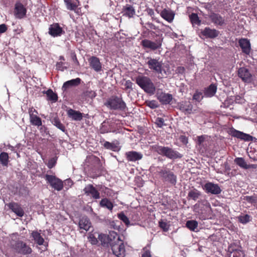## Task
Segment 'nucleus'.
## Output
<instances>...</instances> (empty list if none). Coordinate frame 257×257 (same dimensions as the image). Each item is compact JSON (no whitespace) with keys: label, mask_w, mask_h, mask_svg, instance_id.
<instances>
[{"label":"nucleus","mask_w":257,"mask_h":257,"mask_svg":"<svg viewBox=\"0 0 257 257\" xmlns=\"http://www.w3.org/2000/svg\"><path fill=\"white\" fill-rule=\"evenodd\" d=\"M157 97L160 102L163 104H169L173 99V97L171 94L163 92H158L157 93Z\"/></svg>","instance_id":"393cba45"},{"label":"nucleus","mask_w":257,"mask_h":257,"mask_svg":"<svg viewBox=\"0 0 257 257\" xmlns=\"http://www.w3.org/2000/svg\"><path fill=\"white\" fill-rule=\"evenodd\" d=\"M85 95L90 98H93L96 96V93L95 91L93 90H88L85 91Z\"/></svg>","instance_id":"8fccbe9b"},{"label":"nucleus","mask_w":257,"mask_h":257,"mask_svg":"<svg viewBox=\"0 0 257 257\" xmlns=\"http://www.w3.org/2000/svg\"><path fill=\"white\" fill-rule=\"evenodd\" d=\"M65 4L67 10L74 11L75 13L78 14V5L76 2L72 0H64Z\"/></svg>","instance_id":"72a5a7b5"},{"label":"nucleus","mask_w":257,"mask_h":257,"mask_svg":"<svg viewBox=\"0 0 257 257\" xmlns=\"http://www.w3.org/2000/svg\"><path fill=\"white\" fill-rule=\"evenodd\" d=\"M115 124L111 121L104 120L101 124L99 128L100 133L105 134L108 133H116L115 129Z\"/></svg>","instance_id":"6e6552de"},{"label":"nucleus","mask_w":257,"mask_h":257,"mask_svg":"<svg viewBox=\"0 0 257 257\" xmlns=\"http://www.w3.org/2000/svg\"><path fill=\"white\" fill-rule=\"evenodd\" d=\"M161 16L169 23H171L175 16V13L170 9H165L160 13Z\"/></svg>","instance_id":"bb28decb"},{"label":"nucleus","mask_w":257,"mask_h":257,"mask_svg":"<svg viewBox=\"0 0 257 257\" xmlns=\"http://www.w3.org/2000/svg\"><path fill=\"white\" fill-rule=\"evenodd\" d=\"M238 44L243 53L249 55L251 52V44L249 40L246 38H241L238 41Z\"/></svg>","instance_id":"f3484780"},{"label":"nucleus","mask_w":257,"mask_h":257,"mask_svg":"<svg viewBox=\"0 0 257 257\" xmlns=\"http://www.w3.org/2000/svg\"><path fill=\"white\" fill-rule=\"evenodd\" d=\"M64 33V31L58 23H54L49 28V34L53 37H59Z\"/></svg>","instance_id":"dca6fc26"},{"label":"nucleus","mask_w":257,"mask_h":257,"mask_svg":"<svg viewBox=\"0 0 257 257\" xmlns=\"http://www.w3.org/2000/svg\"><path fill=\"white\" fill-rule=\"evenodd\" d=\"M216 90L217 86L215 84H212L205 89L204 92V96L206 97H211L216 93Z\"/></svg>","instance_id":"2f4dec72"},{"label":"nucleus","mask_w":257,"mask_h":257,"mask_svg":"<svg viewBox=\"0 0 257 257\" xmlns=\"http://www.w3.org/2000/svg\"><path fill=\"white\" fill-rule=\"evenodd\" d=\"M244 199L248 202L252 203H255L256 201V198L253 196H246L244 197Z\"/></svg>","instance_id":"864d4df0"},{"label":"nucleus","mask_w":257,"mask_h":257,"mask_svg":"<svg viewBox=\"0 0 257 257\" xmlns=\"http://www.w3.org/2000/svg\"><path fill=\"white\" fill-rule=\"evenodd\" d=\"M81 82V79L79 78H76L75 79H71L70 80L65 82L62 87V89L63 91H66L68 88L71 86H77Z\"/></svg>","instance_id":"7c9ffc66"},{"label":"nucleus","mask_w":257,"mask_h":257,"mask_svg":"<svg viewBox=\"0 0 257 257\" xmlns=\"http://www.w3.org/2000/svg\"><path fill=\"white\" fill-rule=\"evenodd\" d=\"M186 226L191 230L194 231L198 226V222L195 220H189L186 222Z\"/></svg>","instance_id":"79ce46f5"},{"label":"nucleus","mask_w":257,"mask_h":257,"mask_svg":"<svg viewBox=\"0 0 257 257\" xmlns=\"http://www.w3.org/2000/svg\"><path fill=\"white\" fill-rule=\"evenodd\" d=\"M103 146L105 149L113 151H116L119 150L118 144H115L113 143H110L109 142L105 141L103 144Z\"/></svg>","instance_id":"e433bc0d"},{"label":"nucleus","mask_w":257,"mask_h":257,"mask_svg":"<svg viewBox=\"0 0 257 257\" xmlns=\"http://www.w3.org/2000/svg\"><path fill=\"white\" fill-rule=\"evenodd\" d=\"M142 257H151V253L149 250H145L142 255Z\"/></svg>","instance_id":"680f3d73"},{"label":"nucleus","mask_w":257,"mask_h":257,"mask_svg":"<svg viewBox=\"0 0 257 257\" xmlns=\"http://www.w3.org/2000/svg\"><path fill=\"white\" fill-rule=\"evenodd\" d=\"M238 75L245 82L249 83L251 81V74L248 70L244 67H242L238 69Z\"/></svg>","instance_id":"6ab92c4d"},{"label":"nucleus","mask_w":257,"mask_h":257,"mask_svg":"<svg viewBox=\"0 0 257 257\" xmlns=\"http://www.w3.org/2000/svg\"><path fill=\"white\" fill-rule=\"evenodd\" d=\"M250 219V216L247 214L240 215L238 217V220L243 224L248 222Z\"/></svg>","instance_id":"49530a36"},{"label":"nucleus","mask_w":257,"mask_h":257,"mask_svg":"<svg viewBox=\"0 0 257 257\" xmlns=\"http://www.w3.org/2000/svg\"><path fill=\"white\" fill-rule=\"evenodd\" d=\"M9 206L18 216L22 217L24 215V212L23 210L18 204L15 203H10Z\"/></svg>","instance_id":"473e14b6"},{"label":"nucleus","mask_w":257,"mask_h":257,"mask_svg":"<svg viewBox=\"0 0 257 257\" xmlns=\"http://www.w3.org/2000/svg\"><path fill=\"white\" fill-rule=\"evenodd\" d=\"M203 189L207 193H211L212 194H219L221 192L219 185L217 184H214L211 182L206 183L203 186Z\"/></svg>","instance_id":"4468645a"},{"label":"nucleus","mask_w":257,"mask_h":257,"mask_svg":"<svg viewBox=\"0 0 257 257\" xmlns=\"http://www.w3.org/2000/svg\"><path fill=\"white\" fill-rule=\"evenodd\" d=\"M206 205H207L208 206H210V204L208 202H206V204H205Z\"/></svg>","instance_id":"774afa93"},{"label":"nucleus","mask_w":257,"mask_h":257,"mask_svg":"<svg viewBox=\"0 0 257 257\" xmlns=\"http://www.w3.org/2000/svg\"><path fill=\"white\" fill-rule=\"evenodd\" d=\"M45 178L47 183L57 191H61L63 188V182L55 176L46 175Z\"/></svg>","instance_id":"0eeeda50"},{"label":"nucleus","mask_w":257,"mask_h":257,"mask_svg":"<svg viewBox=\"0 0 257 257\" xmlns=\"http://www.w3.org/2000/svg\"><path fill=\"white\" fill-rule=\"evenodd\" d=\"M59 59L64 60V58L63 56H60Z\"/></svg>","instance_id":"338daca9"},{"label":"nucleus","mask_w":257,"mask_h":257,"mask_svg":"<svg viewBox=\"0 0 257 257\" xmlns=\"http://www.w3.org/2000/svg\"><path fill=\"white\" fill-rule=\"evenodd\" d=\"M103 236L107 238L108 243L111 246V250L113 254L117 257H124L125 256V250L123 243L113 244V240L114 242L119 240V237L116 232L114 231L110 232L108 235L107 236L103 235Z\"/></svg>","instance_id":"f257e3e1"},{"label":"nucleus","mask_w":257,"mask_h":257,"mask_svg":"<svg viewBox=\"0 0 257 257\" xmlns=\"http://www.w3.org/2000/svg\"><path fill=\"white\" fill-rule=\"evenodd\" d=\"M147 64L149 68L158 74H162L163 71L162 61L156 59L148 58Z\"/></svg>","instance_id":"1a4fd4ad"},{"label":"nucleus","mask_w":257,"mask_h":257,"mask_svg":"<svg viewBox=\"0 0 257 257\" xmlns=\"http://www.w3.org/2000/svg\"><path fill=\"white\" fill-rule=\"evenodd\" d=\"M190 19L193 24L199 25L200 23V21L196 14L192 13L190 16Z\"/></svg>","instance_id":"a18cd8bd"},{"label":"nucleus","mask_w":257,"mask_h":257,"mask_svg":"<svg viewBox=\"0 0 257 257\" xmlns=\"http://www.w3.org/2000/svg\"><path fill=\"white\" fill-rule=\"evenodd\" d=\"M203 97L202 93L196 91L193 95V99L199 102L202 100Z\"/></svg>","instance_id":"09e8293b"},{"label":"nucleus","mask_w":257,"mask_h":257,"mask_svg":"<svg viewBox=\"0 0 257 257\" xmlns=\"http://www.w3.org/2000/svg\"><path fill=\"white\" fill-rule=\"evenodd\" d=\"M57 159L55 158L50 159L47 163V167L49 169L52 168L56 165Z\"/></svg>","instance_id":"603ef678"},{"label":"nucleus","mask_w":257,"mask_h":257,"mask_svg":"<svg viewBox=\"0 0 257 257\" xmlns=\"http://www.w3.org/2000/svg\"><path fill=\"white\" fill-rule=\"evenodd\" d=\"M121 13L123 16L132 18L136 15V10L133 6L126 4L123 7Z\"/></svg>","instance_id":"b1692460"},{"label":"nucleus","mask_w":257,"mask_h":257,"mask_svg":"<svg viewBox=\"0 0 257 257\" xmlns=\"http://www.w3.org/2000/svg\"><path fill=\"white\" fill-rule=\"evenodd\" d=\"M29 114L30 116V121L32 125L40 126L42 124V120L40 117L37 116L38 111L33 107L29 109Z\"/></svg>","instance_id":"ddd939ff"},{"label":"nucleus","mask_w":257,"mask_h":257,"mask_svg":"<svg viewBox=\"0 0 257 257\" xmlns=\"http://www.w3.org/2000/svg\"><path fill=\"white\" fill-rule=\"evenodd\" d=\"M51 121L52 124L56 126L58 128L63 132L65 131V127L64 125L61 122L59 119L57 117H54L52 119Z\"/></svg>","instance_id":"58836bf2"},{"label":"nucleus","mask_w":257,"mask_h":257,"mask_svg":"<svg viewBox=\"0 0 257 257\" xmlns=\"http://www.w3.org/2000/svg\"><path fill=\"white\" fill-rule=\"evenodd\" d=\"M201 195V192L196 189H193L189 191L188 194V199H192L196 201Z\"/></svg>","instance_id":"f704fd0d"},{"label":"nucleus","mask_w":257,"mask_h":257,"mask_svg":"<svg viewBox=\"0 0 257 257\" xmlns=\"http://www.w3.org/2000/svg\"><path fill=\"white\" fill-rule=\"evenodd\" d=\"M0 162L3 166H7L9 162L8 154L2 152L0 154Z\"/></svg>","instance_id":"ea45409f"},{"label":"nucleus","mask_w":257,"mask_h":257,"mask_svg":"<svg viewBox=\"0 0 257 257\" xmlns=\"http://www.w3.org/2000/svg\"><path fill=\"white\" fill-rule=\"evenodd\" d=\"M205 139V138L204 136L198 137L197 144L199 146L202 145L204 142Z\"/></svg>","instance_id":"4d7b16f0"},{"label":"nucleus","mask_w":257,"mask_h":257,"mask_svg":"<svg viewBox=\"0 0 257 257\" xmlns=\"http://www.w3.org/2000/svg\"><path fill=\"white\" fill-rule=\"evenodd\" d=\"M164 182H168L172 185L177 183V176L168 169H162L159 172Z\"/></svg>","instance_id":"423d86ee"},{"label":"nucleus","mask_w":257,"mask_h":257,"mask_svg":"<svg viewBox=\"0 0 257 257\" xmlns=\"http://www.w3.org/2000/svg\"><path fill=\"white\" fill-rule=\"evenodd\" d=\"M136 83L146 92L150 94H154L156 87L148 77L139 75L136 78Z\"/></svg>","instance_id":"7ed1b4c3"},{"label":"nucleus","mask_w":257,"mask_h":257,"mask_svg":"<svg viewBox=\"0 0 257 257\" xmlns=\"http://www.w3.org/2000/svg\"><path fill=\"white\" fill-rule=\"evenodd\" d=\"M7 30V26L3 24L0 25V34L5 33Z\"/></svg>","instance_id":"bf43d9fd"},{"label":"nucleus","mask_w":257,"mask_h":257,"mask_svg":"<svg viewBox=\"0 0 257 257\" xmlns=\"http://www.w3.org/2000/svg\"><path fill=\"white\" fill-rule=\"evenodd\" d=\"M101 207H105L109 210H112L113 207L112 203L107 198L102 199L100 202Z\"/></svg>","instance_id":"4c0bfd02"},{"label":"nucleus","mask_w":257,"mask_h":257,"mask_svg":"<svg viewBox=\"0 0 257 257\" xmlns=\"http://www.w3.org/2000/svg\"><path fill=\"white\" fill-rule=\"evenodd\" d=\"M147 105L151 108H157L159 106L158 102L156 100H151L146 102Z\"/></svg>","instance_id":"de8ad7c7"},{"label":"nucleus","mask_w":257,"mask_h":257,"mask_svg":"<svg viewBox=\"0 0 257 257\" xmlns=\"http://www.w3.org/2000/svg\"><path fill=\"white\" fill-rule=\"evenodd\" d=\"M83 192L87 196H91L94 199L100 198V193L91 184L87 185L83 189Z\"/></svg>","instance_id":"2eb2a0df"},{"label":"nucleus","mask_w":257,"mask_h":257,"mask_svg":"<svg viewBox=\"0 0 257 257\" xmlns=\"http://www.w3.org/2000/svg\"><path fill=\"white\" fill-rule=\"evenodd\" d=\"M124 86L126 89H132L133 83L130 80H127L125 82Z\"/></svg>","instance_id":"13d9d810"},{"label":"nucleus","mask_w":257,"mask_h":257,"mask_svg":"<svg viewBox=\"0 0 257 257\" xmlns=\"http://www.w3.org/2000/svg\"><path fill=\"white\" fill-rule=\"evenodd\" d=\"M230 134L232 137H235L237 139H240L244 141H254L256 142L257 139L254 137L251 136L250 135L244 133L242 132L237 131L235 129H233L230 131Z\"/></svg>","instance_id":"9d476101"},{"label":"nucleus","mask_w":257,"mask_h":257,"mask_svg":"<svg viewBox=\"0 0 257 257\" xmlns=\"http://www.w3.org/2000/svg\"><path fill=\"white\" fill-rule=\"evenodd\" d=\"M12 246L16 252L21 254L28 255L32 251L31 248L22 241H17L14 244H12Z\"/></svg>","instance_id":"39448f33"},{"label":"nucleus","mask_w":257,"mask_h":257,"mask_svg":"<svg viewBox=\"0 0 257 257\" xmlns=\"http://www.w3.org/2000/svg\"><path fill=\"white\" fill-rule=\"evenodd\" d=\"M64 183L66 189H68L69 187H71L73 184L72 181L70 179L65 180Z\"/></svg>","instance_id":"6e6d98bb"},{"label":"nucleus","mask_w":257,"mask_h":257,"mask_svg":"<svg viewBox=\"0 0 257 257\" xmlns=\"http://www.w3.org/2000/svg\"><path fill=\"white\" fill-rule=\"evenodd\" d=\"M180 110L185 114H190L193 113V105L189 101H183L178 104Z\"/></svg>","instance_id":"a211bd4d"},{"label":"nucleus","mask_w":257,"mask_h":257,"mask_svg":"<svg viewBox=\"0 0 257 257\" xmlns=\"http://www.w3.org/2000/svg\"><path fill=\"white\" fill-rule=\"evenodd\" d=\"M147 12L148 14L150 16H153L154 15V10L152 9H148Z\"/></svg>","instance_id":"e2e57ef3"},{"label":"nucleus","mask_w":257,"mask_h":257,"mask_svg":"<svg viewBox=\"0 0 257 257\" xmlns=\"http://www.w3.org/2000/svg\"><path fill=\"white\" fill-rule=\"evenodd\" d=\"M209 17L211 22L216 26H223L226 24L224 18L218 14L212 13Z\"/></svg>","instance_id":"aec40b11"},{"label":"nucleus","mask_w":257,"mask_h":257,"mask_svg":"<svg viewBox=\"0 0 257 257\" xmlns=\"http://www.w3.org/2000/svg\"><path fill=\"white\" fill-rule=\"evenodd\" d=\"M125 156L127 161L130 162H136L143 158V154L141 153L134 151L126 152Z\"/></svg>","instance_id":"a878e982"},{"label":"nucleus","mask_w":257,"mask_h":257,"mask_svg":"<svg viewBox=\"0 0 257 257\" xmlns=\"http://www.w3.org/2000/svg\"><path fill=\"white\" fill-rule=\"evenodd\" d=\"M228 251L230 252L229 257H244L243 251L241 250V247L231 244L228 247Z\"/></svg>","instance_id":"412c9836"},{"label":"nucleus","mask_w":257,"mask_h":257,"mask_svg":"<svg viewBox=\"0 0 257 257\" xmlns=\"http://www.w3.org/2000/svg\"><path fill=\"white\" fill-rule=\"evenodd\" d=\"M89 241H91V243L93 244H96L97 242V239L94 237L93 235L89 236Z\"/></svg>","instance_id":"052dcab7"},{"label":"nucleus","mask_w":257,"mask_h":257,"mask_svg":"<svg viewBox=\"0 0 257 257\" xmlns=\"http://www.w3.org/2000/svg\"><path fill=\"white\" fill-rule=\"evenodd\" d=\"M199 204L196 203V204H195L194 205V210L196 212H198L199 213V211H198V208H199Z\"/></svg>","instance_id":"69168bd1"},{"label":"nucleus","mask_w":257,"mask_h":257,"mask_svg":"<svg viewBox=\"0 0 257 257\" xmlns=\"http://www.w3.org/2000/svg\"><path fill=\"white\" fill-rule=\"evenodd\" d=\"M117 216L120 220L125 224V225L127 226L130 225V220L123 212H121L120 213H118Z\"/></svg>","instance_id":"37998d69"},{"label":"nucleus","mask_w":257,"mask_h":257,"mask_svg":"<svg viewBox=\"0 0 257 257\" xmlns=\"http://www.w3.org/2000/svg\"><path fill=\"white\" fill-rule=\"evenodd\" d=\"M162 39L156 40L153 42L148 39L143 40L142 42V46L152 50L160 49L162 46Z\"/></svg>","instance_id":"9b49d317"},{"label":"nucleus","mask_w":257,"mask_h":257,"mask_svg":"<svg viewBox=\"0 0 257 257\" xmlns=\"http://www.w3.org/2000/svg\"><path fill=\"white\" fill-rule=\"evenodd\" d=\"M27 9L20 2H17L15 5L14 14L16 18L22 19L25 17Z\"/></svg>","instance_id":"f8f14e48"},{"label":"nucleus","mask_w":257,"mask_h":257,"mask_svg":"<svg viewBox=\"0 0 257 257\" xmlns=\"http://www.w3.org/2000/svg\"><path fill=\"white\" fill-rule=\"evenodd\" d=\"M200 33L206 38L213 39L218 36L219 32L216 29L206 27L204 30L201 31Z\"/></svg>","instance_id":"4be33fe9"},{"label":"nucleus","mask_w":257,"mask_h":257,"mask_svg":"<svg viewBox=\"0 0 257 257\" xmlns=\"http://www.w3.org/2000/svg\"><path fill=\"white\" fill-rule=\"evenodd\" d=\"M159 226L164 231H167L169 229L170 224L167 221L161 220L159 221Z\"/></svg>","instance_id":"c03bdc74"},{"label":"nucleus","mask_w":257,"mask_h":257,"mask_svg":"<svg viewBox=\"0 0 257 257\" xmlns=\"http://www.w3.org/2000/svg\"><path fill=\"white\" fill-rule=\"evenodd\" d=\"M91 226V223L88 217L83 216L80 218L79 222V227L80 229H83L87 231L89 230Z\"/></svg>","instance_id":"c85d7f7f"},{"label":"nucleus","mask_w":257,"mask_h":257,"mask_svg":"<svg viewBox=\"0 0 257 257\" xmlns=\"http://www.w3.org/2000/svg\"><path fill=\"white\" fill-rule=\"evenodd\" d=\"M152 149L159 155L166 156L171 159L181 158L182 157L178 152L167 147L155 145L152 146Z\"/></svg>","instance_id":"f03ea898"},{"label":"nucleus","mask_w":257,"mask_h":257,"mask_svg":"<svg viewBox=\"0 0 257 257\" xmlns=\"http://www.w3.org/2000/svg\"><path fill=\"white\" fill-rule=\"evenodd\" d=\"M46 94L48 97V99L50 100H52L54 102H55L58 99L57 95L53 92V91L51 89H49L46 92Z\"/></svg>","instance_id":"a19ab883"},{"label":"nucleus","mask_w":257,"mask_h":257,"mask_svg":"<svg viewBox=\"0 0 257 257\" xmlns=\"http://www.w3.org/2000/svg\"><path fill=\"white\" fill-rule=\"evenodd\" d=\"M156 123L159 127H162L164 125V120L162 118L158 117L156 119Z\"/></svg>","instance_id":"5fc2aeb1"},{"label":"nucleus","mask_w":257,"mask_h":257,"mask_svg":"<svg viewBox=\"0 0 257 257\" xmlns=\"http://www.w3.org/2000/svg\"><path fill=\"white\" fill-rule=\"evenodd\" d=\"M32 236L33 237L35 241L39 245L43 244L44 239L41 235L40 233L38 231H33Z\"/></svg>","instance_id":"c9c22d12"},{"label":"nucleus","mask_w":257,"mask_h":257,"mask_svg":"<svg viewBox=\"0 0 257 257\" xmlns=\"http://www.w3.org/2000/svg\"><path fill=\"white\" fill-rule=\"evenodd\" d=\"M105 105L112 110L123 111L126 107V104L121 98L112 96L107 99Z\"/></svg>","instance_id":"20e7f679"},{"label":"nucleus","mask_w":257,"mask_h":257,"mask_svg":"<svg viewBox=\"0 0 257 257\" xmlns=\"http://www.w3.org/2000/svg\"><path fill=\"white\" fill-rule=\"evenodd\" d=\"M88 61L90 66L96 72L100 71L101 70V64L98 58L95 56L91 57Z\"/></svg>","instance_id":"cd10ccee"},{"label":"nucleus","mask_w":257,"mask_h":257,"mask_svg":"<svg viewBox=\"0 0 257 257\" xmlns=\"http://www.w3.org/2000/svg\"><path fill=\"white\" fill-rule=\"evenodd\" d=\"M177 71L179 73H183L185 71V68L183 67H179L177 69Z\"/></svg>","instance_id":"0e129e2a"},{"label":"nucleus","mask_w":257,"mask_h":257,"mask_svg":"<svg viewBox=\"0 0 257 257\" xmlns=\"http://www.w3.org/2000/svg\"><path fill=\"white\" fill-rule=\"evenodd\" d=\"M65 65V64L62 62H58L56 64V69L63 71L67 69V66Z\"/></svg>","instance_id":"3c124183"},{"label":"nucleus","mask_w":257,"mask_h":257,"mask_svg":"<svg viewBox=\"0 0 257 257\" xmlns=\"http://www.w3.org/2000/svg\"><path fill=\"white\" fill-rule=\"evenodd\" d=\"M67 113L69 117L73 120L79 121L82 119V113L78 111L75 110L70 108L67 111Z\"/></svg>","instance_id":"c756f323"},{"label":"nucleus","mask_w":257,"mask_h":257,"mask_svg":"<svg viewBox=\"0 0 257 257\" xmlns=\"http://www.w3.org/2000/svg\"><path fill=\"white\" fill-rule=\"evenodd\" d=\"M235 163L240 168L244 169H255L257 168L256 164H248L242 157H237L234 159Z\"/></svg>","instance_id":"5701e85b"}]
</instances>
